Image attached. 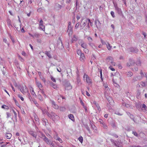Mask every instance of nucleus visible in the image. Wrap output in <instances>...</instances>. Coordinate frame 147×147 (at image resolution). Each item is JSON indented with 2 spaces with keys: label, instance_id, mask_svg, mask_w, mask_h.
Returning a JSON list of instances; mask_svg holds the SVG:
<instances>
[{
  "label": "nucleus",
  "instance_id": "f704fd0d",
  "mask_svg": "<svg viewBox=\"0 0 147 147\" xmlns=\"http://www.w3.org/2000/svg\"><path fill=\"white\" fill-rule=\"evenodd\" d=\"M51 86L55 89L57 88L56 85L53 83H52L51 84Z\"/></svg>",
  "mask_w": 147,
  "mask_h": 147
},
{
  "label": "nucleus",
  "instance_id": "aec40b11",
  "mask_svg": "<svg viewBox=\"0 0 147 147\" xmlns=\"http://www.w3.org/2000/svg\"><path fill=\"white\" fill-rule=\"evenodd\" d=\"M12 135L10 133H7L5 134V137L7 139H10Z\"/></svg>",
  "mask_w": 147,
  "mask_h": 147
},
{
  "label": "nucleus",
  "instance_id": "f257e3e1",
  "mask_svg": "<svg viewBox=\"0 0 147 147\" xmlns=\"http://www.w3.org/2000/svg\"><path fill=\"white\" fill-rule=\"evenodd\" d=\"M83 78L84 81L86 82L88 85H90L92 84V79L87 75L84 74L83 76Z\"/></svg>",
  "mask_w": 147,
  "mask_h": 147
},
{
  "label": "nucleus",
  "instance_id": "2f4dec72",
  "mask_svg": "<svg viewBox=\"0 0 147 147\" xmlns=\"http://www.w3.org/2000/svg\"><path fill=\"white\" fill-rule=\"evenodd\" d=\"M127 75L128 77H131L133 75V74L132 72L129 71L127 72Z\"/></svg>",
  "mask_w": 147,
  "mask_h": 147
},
{
  "label": "nucleus",
  "instance_id": "5fc2aeb1",
  "mask_svg": "<svg viewBox=\"0 0 147 147\" xmlns=\"http://www.w3.org/2000/svg\"><path fill=\"white\" fill-rule=\"evenodd\" d=\"M141 62L140 61H138L136 63V65H141Z\"/></svg>",
  "mask_w": 147,
  "mask_h": 147
},
{
  "label": "nucleus",
  "instance_id": "7c9ffc66",
  "mask_svg": "<svg viewBox=\"0 0 147 147\" xmlns=\"http://www.w3.org/2000/svg\"><path fill=\"white\" fill-rule=\"evenodd\" d=\"M38 98L41 101H42L43 100V98L40 94H38Z\"/></svg>",
  "mask_w": 147,
  "mask_h": 147
},
{
  "label": "nucleus",
  "instance_id": "ea45409f",
  "mask_svg": "<svg viewBox=\"0 0 147 147\" xmlns=\"http://www.w3.org/2000/svg\"><path fill=\"white\" fill-rule=\"evenodd\" d=\"M78 139L79 140L81 143H82V141H83V138L82 137V136H81V137H79L78 138Z\"/></svg>",
  "mask_w": 147,
  "mask_h": 147
},
{
  "label": "nucleus",
  "instance_id": "cd10ccee",
  "mask_svg": "<svg viewBox=\"0 0 147 147\" xmlns=\"http://www.w3.org/2000/svg\"><path fill=\"white\" fill-rule=\"evenodd\" d=\"M1 108L2 109H5L6 110H8L9 109V107L5 105H3L1 106Z\"/></svg>",
  "mask_w": 147,
  "mask_h": 147
},
{
  "label": "nucleus",
  "instance_id": "c9c22d12",
  "mask_svg": "<svg viewBox=\"0 0 147 147\" xmlns=\"http://www.w3.org/2000/svg\"><path fill=\"white\" fill-rule=\"evenodd\" d=\"M47 56L49 59L51 58H52L50 53L49 52H47Z\"/></svg>",
  "mask_w": 147,
  "mask_h": 147
},
{
  "label": "nucleus",
  "instance_id": "8fccbe9b",
  "mask_svg": "<svg viewBox=\"0 0 147 147\" xmlns=\"http://www.w3.org/2000/svg\"><path fill=\"white\" fill-rule=\"evenodd\" d=\"M87 20H88V22L90 24V25L91 26H92L93 25V23L91 22L90 20L89 19H88Z\"/></svg>",
  "mask_w": 147,
  "mask_h": 147
},
{
  "label": "nucleus",
  "instance_id": "4c0bfd02",
  "mask_svg": "<svg viewBox=\"0 0 147 147\" xmlns=\"http://www.w3.org/2000/svg\"><path fill=\"white\" fill-rule=\"evenodd\" d=\"M138 77L137 76L134 77L133 78V81L134 82H135L136 81H137L138 80Z\"/></svg>",
  "mask_w": 147,
  "mask_h": 147
},
{
  "label": "nucleus",
  "instance_id": "052dcab7",
  "mask_svg": "<svg viewBox=\"0 0 147 147\" xmlns=\"http://www.w3.org/2000/svg\"><path fill=\"white\" fill-rule=\"evenodd\" d=\"M111 135L113 136L114 137H115V138H118V136L116 134H111Z\"/></svg>",
  "mask_w": 147,
  "mask_h": 147
},
{
  "label": "nucleus",
  "instance_id": "f03ea898",
  "mask_svg": "<svg viewBox=\"0 0 147 147\" xmlns=\"http://www.w3.org/2000/svg\"><path fill=\"white\" fill-rule=\"evenodd\" d=\"M20 90L21 92L24 94L27 93L28 91V88L24 85H22L21 88H20Z\"/></svg>",
  "mask_w": 147,
  "mask_h": 147
},
{
  "label": "nucleus",
  "instance_id": "09e8293b",
  "mask_svg": "<svg viewBox=\"0 0 147 147\" xmlns=\"http://www.w3.org/2000/svg\"><path fill=\"white\" fill-rule=\"evenodd\" d=\"M123 106L125 105V107L127 108H128L130 107V105L128 104H125V103H123Z\"/></svg>",
  "mask_w": 147,
  "mask_h": 147
},
{
  "label": "nucleus",
  "instance_id": "4be33fe9",
  "mask_svg": "<svg viewBox=\"0 0 147 147\" xmlns=\"http://www.w3.org/2000/svg\"><path fill=\"white\" fill-rule=\"evenodd\" d=\"M65 89L67 90H69L72 89V87L70 84H69L65 86Z\"/></svg>",
  "mask_w": 147,
  "mask_h": 147
},
{
  "label": "nucleus",
  "instance_id": "bf43d9fd",
  "mask_svg": "<svg viewBox=\"0 0 147 147\" xmlns=\"http://www.w3.org/2000/svg\"><path fill=\"white\" fill-rule=\"evenodd\" d=\"M42 121H43V125H46V122L45 120L44 119H42Z\"/></svg>",
  "mask_w": 147,
  "mask_h": 147
},
{
  "label": "nucleus",
  "instance_id": "338daca9",
  "mask_svg": "<svg viewBox=\"0 0 147 147\" xmlns=\"http://www.w3.org/2000/svg\"><path fill=\"white\" fill-rule=\"evenodd\" d=\"M142 34L144 36V37L146 38V33L145 32H143Z\"/></svg>",
  "mask_w": 147,
  "mask_h": 147
},
{
  "label": "nucleus",
  "instance_id": "2eb2a0df",
  "mask_svg": "<svg viewBox=\"0 0 147 147\" xmlns=\"http://www.w3.org/2000/svg\"><path fill=\"white\" fill-rule=\"evenodd\" d=\"M57 135V134L56 133V135L54 137V138L56 140L59 141L60 143H62L63 142L62 140L59 137H58Z\"/></svg>",
  "mask_w": 147,
  "mask_h": 147
},
{
  "label": "nucleus",
  "instance_id": "de8ad7c7",
  "mask_svg": "<svg viewBox=\"0 0 147 147\" xmlns=\"http://www.w3.org/2000/svg\"><path fill=\"white\" fill-rule=\"evenodd\" d=\"M140 84L142 86H145L146 85L145 83L143 82H141L140 83Z\"/></svg>",
  "mask_w": 147,
  "mask_h": 147
},
{
  "label": "nucleus",
  "instance_id": "a18cd8bd",
  "mask_svg": "<svg viewBox=\"0 0 147 147\" xmlns=\"http://www.w3.org/2000/svg\"><path fill=\"white\" fill-rule=\"evenodd\" d=\"M111 14L113 18H115V16L114 14V12L113 11H111Z\"/></svg>",
  "mask_w": 147,
  "mask_h": 147
},
{
  "label": "nucleus",
  "instance_id": "79ce46f5",
  "mask_svg": "<svg viewBox=\"0 0 147 147\" xmlns=\"http://www.w3.org/2000/svg\"><path fill=\"white\" fill-rule=\"evenodd\" d=\"M96 107L97 108L98 110L99 111H101V109H100V106H99V105H98H98H96Z\"/></svg>",
  "mask_w": 147,
  "mask_h": 147
},
{
  "label": "nucleus",
  "instance_id": "c85d7f7f",
  "mask_svg": "<svg viewBox=\"0 0 147 147\" xmlns=\"http://www.w3.org/2000/svg\"><path fill=\"white\" fill-rule=\"evenodd\" d=\"M106 45L107 49L109 50H110L112 48V46H111L110 44L108 43H107V44H106Z\"/></svg>",
  "mask_w": 147,
  "mask_h": 147
},
{
  "label": "nucleus",
  "instance_id": "1a4fd4ad",
  "mask_svg": "<svg viewBox=\"0 0 147 147\" xmlns=\"http://www.w3.org/2000/svg\"><path fill=\"white\" fill-rule=\"evenodd\" d=\"M29 89H30L31 93L32 94V95L34 97H36V95L35 94V93L34 91L33 88L32 86H30L29 87Z\"/></svg>",
  "mask_w": 147,
  "mask_h": 147
},
{
  "label": "nucleus",
  "instance_id": "ddd939ff",
  "mask_svg": "<svg viewBox=\"0 0 147 147\" xmlns=\"http://www.w3.org/2000/svg\"><path fill=\"white\" fill-rule=\"evenodd\" d=\"M130 51L131 52L136 53L138 52V50L136 48L131 47L129 49Z\"/></svg>",
  "mask_w": 147,
  "mask_h": 147
},
{
  "label": "nucleus",
  "instance_id": "5701e85b",
  "mask_svg": "<svg viewBox=\"0 0 147 147\" xmlns=\"http://www.w3.org/2000/svg\"><path fill=\"white\" fill-rule=\"evenodd\" d=\"M69 118L73 121H74V115L71 114H69L68 115Z\"/></svg>",
  "mask_w": 147,
  "mask_h": 147
},
{
  "label": "nucleus",
  "instance_id": "4d7b16f0",
  "mask_svg": "<svg viewBox=\"0 0 147 147\" xmlns=\"http://www.w3.org/2000/svg\"><path fill=\"white\" fill-rule=\"evenodd\" d=\"M6 114L7 115V118H9L11 115L8 112H7Z\"/></svg>",
  "mask_w": 147,
  "mask_h": 147
},
{
  "label": "nucleus",
  "instance_id": "58836bf2",
  "mask_svg": "<svg viewBox=\"0 0 147 147\" xmlns=\"http://www.w3.org/2000/svg\"><path fill=\"white\" fill-rule=\"evenodd\" d=\"M79 25L80 26V24L79 22L77 23L75 27V28L77 29L78 28Z\"/></svg>",
  "mask_w": 147,
  "mask_h": 147
},
{
  "label": "nucleus",
  "instance_id": "0eeeda50",
  "mask_svg": "<svg viewBox=\"0 0 147 147\" xmlns=\"http://www.w3.org/2000/svg\"><path fill=\"white\" fill-rule=\"evenodd\" d=\"M114 7L115 9L117 11L118 14L119 15H121L122 14V12L121 11V9L119 8L117 6V4H114Z\"/></svg>",
  "mask_w": 147,
  "mask_h": 147
},
{
  "label": "nucleus",
  "instance_id": "a19ab883",
  "mask_svg": "<svg viewBox=\"0 0 147 147\" xmlns=\"http://www.w3.org/2000/svg\"><path fill=\"white\" fill-rule=\"evenodd\" d=\"M84 50L85 53H86L88 54L89 53V50L87 49V48H84Z\"/></svg>",
  "mask_w": 147,
  "mask_h": 147
},
{
  "label": "nucleus",
  "instance_id": "4468645a",
  "mask_svg": "<svg viewBox=\"0 0 147 147\" xmlns=\"http://www.w3.org/2000/svg\"><path fill=\"white\" fill-rule=\"evenodd\" d=\"M52 107L55 109H57L59 108V106L55 104V102L54 101H52L51 102Z\"/></svg>",
  "mask_w": 147,
  "mask_h": 147
},
{
  "label": "nucleus",
  "instance_id": "e2e57ef3",
  "mask_svg": "<svg viewBox=\"0 0 147 147\" xmlns=\"http://www.w3.org/2000/svg\"><path fill=\"white\" fill-rule=\"evenodd\" d=\"M145 136V134L142 133H141L140 134L139 136L140 137H141V136Z\"/></svg>",
  "mask_w": 147,
  "mask_h": 147
},
{
  "label": "nucleus",
  "instance_id": "6e6d98bb",
  "mask_svg": "<svg viewBox=\"0 0 147 147\" xmlns=\"http://www.w3.org/2000/svg\"><path fill=\"white\" fill-rule=\"evenodd\" d=\"M129 147H142L139 145H132L130 146Z\"/></svg>",
  "mask_w": 147,
  "mask_h": 147
},
{
  "label": "nucleus",
  "instance_id": "13d9d810",
  "mask_svg": "<svg viewBox=\"0 0 147 147\" xmlns=\"http://www.w3.org/2000/svg\"><path fill=\"white\" fill-rule=\"evenodd\" d=\"M109 68L112 71H114L115 70V69L114 68H113L112 67H111V65H110L109 66Z\"/></svg>",
  "mask_w": 147,
  "mask_h": 147
},
{
  "label": "nucleus",
  "instance_id": "864d4df0",
  "mask_svg": "<svg viewBox=\"0 0 147 147\" xmlns=\"http://www.w3.org/2000/svg\"><path fill=\"white\" fill-rule=\"evenodd\" d=\"M115 64H116V63L115 62H114L113 59L112 62L111 63V66L112 65L115 66Z\"/></svg>",
  "mask_w": 147,
  "mask_h": 147
},
{
  "label": "nucleus",
  "instance_id": "473e14b6",
  "mask_svg": "<svg viewBox=\"0 0 147 147\" xmlns=\"http://www.w3.org/2000/svg\"><path fill=\"white\" fill-rule=\"evenodd\" d=\"M62 96H57L56 97L58 99V101L59 102H61L60 100L61 99Z\"/></svg>",
  "mask_w": 147,
  "mask_h": 147
},
{
  "label": "nucleus",
  "instance_id": "774afa93",
  "mask_svg": "<svg viewBox=\"0 0 147 147\" xmlns=\"http://www.w3.org/2000/svg\"><path fill=\"white\" fill-rule=\"evenodd\" d=\"M131 65H130V63L129 62H128V63H127V66L128 67H130Z\"/></svg>",
  "mask_w": 147,
  "mask_h": 147
},
{
  "label": "nucleus",
  "instance_id": "69168bd1",
  "mask_svg": "<svg viewBox=\"0 0 147 147\" xmlns=\"http://www.w3.org/2000/svg\"><path fill=\"white\" fill-rule=\"evenodd\" d=\"M140 74L141 76L142 77H143L144 76V74H143V73L142 71H140Z\"/></svg>",
  "mask_w": 147,
  "mask_h": 147
},
{
  "label": "nucleus",
  "instance_id": "3c124183",
  "mask_svg": "<svg viewBox=\"0 0 147 147\" xmlns=\"http://www.w3.org/2000/svg\"><path fill=\"white\" fill-rule=\"evenodd\" d=\"M51 79L53 81V82H56V81L54 78L53 77L51 76Z\"/></svg>",
  "mask_w": 147,
  "mask_h": 147
},
{
  "label": "nucleus",
  "instance_id": "e433bc0d",
  "mask_svg": "<svg viewBox=\"0 0 147 147\" xmlns=\"http://www.w3.org/2000/svg\"><path fill=\"white\" fill-rule=\"evenodd\" d=\"M77 53L78 54L80 55H81L83 53H82L81 50H78L77 51Z\"/></svg>",
  "mask_w": 147,
  "mask_h": 147
},
{
  "label": "nucleus",
  "instance_id": "49530a36",
  "mask_svg": "<svg viewBox=\"0 0 147 147\" xmlns=\"http://www.w3.org/2000/svg\"><path fill=\"white\" fill-rule=\"evenodd\" d=\"M77 82L78 84L79 85H80L81 84V80L80 79H78L77 80Z\"/></svg>",
  "mask_w": 147,
  "mask_h": 147
},
{
  "label": "nucleus",
  "instance_id": "c756f323",
  "mask_svg": "<svg viewBox=\"0 0 147 147\" xmlns=\"http://www.w3.org/2000/svg\"><path fill=\"white\" fill-rule=\"evenodd\" d=\"M59 110L61 111H64L66 110V108L64 107H61L59 108Z\"/></svg>",
  "mask_w": 147,
  "mask_h": 147
},
{
  "label": "nucleus",
  "instance_id": "b1692460",
  "mask_svg": "<svg viewBox=\"0 0 147 147\" xmlns=\"http://www.w3.org/2000/svg\"><path fill=\"white\" fill-rule=\"evenodd\" d=\"M129 63H130V65H133L135 64V62L134 60L132 59H129Z\"/></svg>",
  "mask_w": 147,
  "mask_h": 147
},
{
  "label": "nucleus",
  "instance_id": "20e7f679",
  "mask_svg": "<svg viewBox=\"0 0 147 147\" xmlns=\"http://www.w3.org/2000/svg\"><path fill=\"white\" fill-rule=\"evenodd\" d=\"M78 42L79 44L84 49L87 47L88 45L83 40H79Z\"/></svg>",
  "mask_w": 147,
  "mask_h": 147
},
{
  "label": "nucleus",
  "instance_id": "680f3d73",
  "mask_svg": "<svg viewBox=\"0 0 147 147\" xmlns=\"http://www.w3.org/2000/svg\"><path fill=\"white\" fill-rule=\"evenodd\" d=\"M72 0H66V3H70Z\"/></svg>",
  "mask_w": 147,
  "mask_h": 147
},
{
  "label": "nucleus",
  "instance_id": "a878e982",
  "mask_svg": "<svg viewBox=\"0 0 147 147\" xmlns=\"http://www.w3.org/2000/svg\"><path fill=\"white\" fill-rule=\"evenodd\" d=\"M39 27H40V29L42 30L44 32L45 31V26H44L43 24L40 25Z\"/></svg>",
  "mask_w": 147,
  "mask_h": 147
},
{
  "label": "nucleus",
  "instance_id": "6ab92c4d",
  "mask_svg": "<svg viewBox=\"0 0 147 147\" xmlns=\"http://www.w3.org/2000/svg\"><path fill=\"white\" fill-rule=\"evenodd\" d=\"M29 133L30 135H31L33 137L36 138V132L32 131H29Z\"/></svg>",
  "mask_w": 147,
  "mask_h": 147
},
{
  "label": "nucleus",
  "instance_id": "423d86ee",
  "mask_svg": "<svg viewBox=\"0 0 147 147\" xmlns=\"http://www.w3.org/2000/svg\"><path fill=\"white\" fill-rule=\"evenodd\" d=\"M83 19H81V23H80V29H82L84 28V27L86 26V23L87 22V20L83 22Z\"/></svg>",
  "mask_w": 147,
  "mask_h": 147
},
{
  "label": "nucleus",
  "instance_id": "bb28decb",
  "mask_svg": "<svg viewBox=\"0 0 147 147\" xmlns=\"http://www.w3.org/2000/svg\"><path fill=\"white\" fill-rule=\"evenodd\" d=\"M7 23L9 26L10 27V26H12L11 22V20L10 19H9L7 20Z\"/></svg>",
  "mask_w": 147,
  "mask_h": 147
},
{
  "label": "nucleus",
  "instance_id": "412c9836",
  "mask_svg": "<svg viewBox=\"0 0 147 147\" xmlns=\"http://www.w3.org/2000/svg\"><path fill=\"white\" fill-rule=\"evenodd\" d=\"M78 38L76 37L75 35H74L73 36V38L71 39V42L72 43L74 42H75L77 40Z\"/></svg>",
  "mask_w": 147,
  "mask_h": 147
},
{
  "label": "nucleus",
  "instance_id": "f8f14e48",
  "mask_svg": "<svg viewBox=\"0 0 147 147\" xmlns=\"http://www.w3.org/2000/svg\"><path fill=\"white\" fill-rule=\"evenodd\" d=\"M57 46L60 49H62L63 48V46L60 40L58 42Z\"/></svg>",
  "mask_w": 147,
  "mask_h": 147
},
{
  "label": "nucleus",
  "instance_id": "f3484780",
  "mask_svg": "<svg viewBox=\"0 0 147 147\" xmlns=\"http://www.w3.org/2000/svg\"><path fill=\"white\" fill-rule=\"evenodd\" d=\"M80 56V60L82 62H84L85 59L84 54L83 53Z\"/></svg>",
  "mask_w": 147,
  "mask_h": 147
},
{
  "label": "nucleus",
  "instance_id": "37998d69",
  "mask_svg": "<svg viewBox=\"0 0 147 147\" xmlns=\"http://www.w3.org/2000/svg\"><path fill=\"white\" fill-rule=\"evenodd\" d=\"M132 133L135 136L137 137H139V135L135 131H133Z\"/></svg>",
  "mask_w": 147,
  "mask_h": 147
},
{
  "label": "nucleus",
  "instance_id": "dca6fc26",
  "mask_svg": "<svg viewBox=\"0 0 147 147\" xmlns=\"http://www.w3.org/2000/svg\"><path fill=\"white\" fill-rule=\"evenodd\" d=\"M89 45H90L91 47L93 49H97V47L92 42H89L88 43Z\"/></svg>",
  "mask_w": 147,
  "mask_h": 147
},
{
  "label": "nucleus",
  "instance_id": "7ed1b4c3",
  "mask_svg": "<svg viewBox=\"0 0 147 147\" xmlns=\"http://www.w3.org/2000/svg\"><path fill=\"white\" fill-rule=\"evenodd\" d=\"M48 116L53 119V120H54L55 119H58L59 118V116L56 115L54 113L51 112L50 113H47Z\"/></svg>",
  "mask_w": 147,
  "mask_h": 147
},
{
  "label": "nucleus",
  "instance_id": "393cba45",
  "mask_svg": "<svg viewBox=\"0 0 147 147\" xmlns=\"http://www.w3.org/2000/svg\"><path fill=\"white\" fill-rule=\"evenodd\" d=\"M141 107L142 108V110H146L147 109L146 106L144 104L142 105L141 106Z\"/></svg>",
  "mask_w": 147,
  "mask_h": 147
},
{
  "label": "nucleus",
  "instance_id": "a211bd4d",
  "mask_svg": "<svg viewBox=\"0 0 147 147\" xmlns=\"http://www.w3.org/2000/svg\"><path fill=\"white\" fill-rule=\"evenodd\" d=\"M34 118L36 124L37 125H39L40 124V123L39 121L38 118L37 116L36 115H34Z\"/></svg>",
  "mask_w": 147,
  "mask_h": 147
},
{
  "label": "nucleus",
  "instance_id": "9b49d317",
  "mask_svg": "<svg viewBox=\"0 0 147 147\" xmlns=\"http://www.w3.org/2000/svg\"><path fill=\"white\" fill-rule=\"evenodd\" d=\"M35 79L36 80V85L40 90H41L42 88V85L41 83L37 80L36 78H35Z\"/></svg>",
  "mask_w": 147,
  "mask_h": 147
},
{
  "label": "nucleus",
  "instance_id": "9d476101",
  "mask_svg": "<svg viewBox=\"0 0 147 147\" xmlns=\"http://www.w3.org/2000/svg\"><path fill=\"white\" fill-rule=\"evenodd\" d=\"M47 143L50 145V146L51 147H54V143H53V142L51 141L50 140H49L48 139H47Z\"/></svg>",
  "mask_w": 147,
  "mask_h": 147
},
{
  "label": "nucleus",
  "instance_id": "603ef678",
  "mask_svg": "<svg viewBox=\"0 0 147 147\" xmlns=\"http://www.w3.org/2000/svg\"><path fill=\"white\" fill-rule=\"evenodd\" d=\"M33 102L34 104L36 105V106L38 107V104L37 103V101L35 100H33Z\"/></svg>",
  "mask_w": 147,
  "mask_h": 147
},
{
  "label": "nucleus",
  "instance_id": "c03bdc74",
  "mask_svg": "<svg viewBox=\"0 0 147 147\" xmlns=\"http://www.w3.org/2000/svg\"><path fill=\"white\" fill-rule=\"evenodd\" d=\"M18 96L22 101H23L24 100V98L22 96H21V95L19 94L18 95Z\"/></svg>",
  "mask_w": 147,
  "mask_h": 147
},
{
  "label": "nucleus",
  "instance_id": "39448f33",
  "mask_svg": "<svg viewBox=\"0 0 147 147\" xmlns=\"http://www.w3.org/2000/svg\"><path fill=\"white\" fill-rule=\"evenodd\" d=\"M113 59V58L111 56L107 57L106 60L107 64L109 66L111 65V63Z\"/></svg>",
  "mask_w": 147,
  "mask_h": 147
},
{
  "label": "nucleus",
  "instance_id": "72a5a7b5",
  "mask_svg": "<svg viewBox=\"0 0 147 147\" xmlns=\"http://www.w3.org/2000/svg\"><path fill=\"white\" fill-rule=\"evenodd\" d=\"M88 39L89 42L91 43V42H92L93 41V39H92V38L90 36L88 37Z\"/></svg>",
  "mask_w": 147,
  "mask_h": 147
},
{
  "label": "nucleus",
  "instance_id": "0e129e2a",
  "mask_svg": "<svg viewBox=\"0 0 147 147\" xmlns=\"http://www.w3.org/2000/svg\"><path fill=\"white\" fill-rule=\"evenodd\" d=\"M40 92H41V93H42V94L45 97V93L42 90H41Z\"/></svg>",
  "mask_w": 147,
  "mask_h": 147
},
{
  "label": "nucleus",
  "instance_id": "6e6552de",
  "mask_svg": "<svg viewBox=\"0 0 147 147\" xmlns=\"http://www.w3.org/2000/svg\"><path fill=\"white\" fill-rule=\"evenodd\" d=\"M67 32L68 33L69 36H71L72 34L73 31L72 27L68 28Z\"/></svg>",
  "mask_w": 147,
  "mask_h": 147
}]
</instances>
